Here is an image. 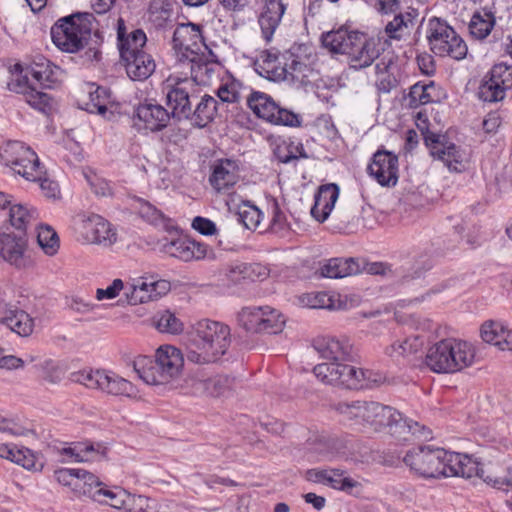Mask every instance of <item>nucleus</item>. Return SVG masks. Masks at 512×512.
<instances>
[{
    "label": "nucleus",
    "instance_id": "obj_1",
    "mask_svg": "<svg viewBox=\"0 0 512 512\" xmlns=\"http://www.w3.org/2000/svg\"><path fill=\"white\" fill-rule=\"evenodd\" d=\"M314 349L329 362L318 364L313 373L321 382L348 389L370 388L382 382V375L363 370L346 362L354 358L353 346L346 337L319 336L313 341Z\"/></svg>",
    "mask_w": 512,
    "mask_h": 512
},
{
    "label": "nucleus",
    "instance_id": "obj_2",
    "mask_svg": "<svg viewBox=\"0 0 512 512\" xmlns=\"http://www.w3.org/2000/svg\"><path fill=\"white\" fill-rule=\"evenodd\" d=\"M335 410L342 420L351 426L381 431L388 428L389 432L399 437L412 434L419 438H428L430 432L418 422L403 417L391 406L370 400H354L339 402Z\"/></svg>",
    "mask_w": 512,
    "mask_h": 512
},
{
    "label": "nucleus",
    "instance_id": "obj_3",
    "mask_svg": "<svg viewBox=\"0 0 512 512\" xmlns=\"http://www.w3.org/2000/svg\"><path fill=\"white\" fill-rule=\"evenodd\" d=\"M93 20L90 13H77L59 19L51 27L53 43L67 53H76L86 48V59L98 60L100 42L96 34L92 37Z\"/></svg>",
    "mask_w": 512,
    "mask_h": 512
},
{
    "label": "nucleus",
    "instance_id": "obj_4",
    "mask_svg": "<svg viewBox=\"0 0 512 512\" xmlns=\"http://www.w3.org/2000/svg\"><path fill=\"white\" fill-rule=\"evenodd\" d=\"M229 327L208 319L195 324L186 345V357L195 364L218 360L230 345Z\"/></svg>",
    "mask_w": 512,
    "mask_h": 512
},
{
    "label": "nucleus",
    "instance_id": "obj_5",
    "mask_svg": "<svg viewBox=\"0 0 512 512\" xmlns=\"http://www.w3.org/2000/svg\"><path fill=\"white\" fill-rule=\"evenodd\" d=\"M259 73L272 81L303 83L310 71L308 65L291 51H263L256 62Z\"/></svg>",
    "mask_w": 512,
    "mask_h": 512
},
{
    "label": "nucleus",
    "instance_id": "obj_6",
    "mask_svg": "<svg viewBox=\"0 0 512 512\" xmlns=\"http://www.w3.org/2000/svg\"><path fill=\"white\" fill-rule=\"evenodd\" d=\"M207 65H198L196 69L191 67V78L178 76L169 77L164 85L166 102L170 107V114L178 119H187L192 114L191 100L198 96V84H205L204 75L208 74Z\"/></svg>",
    "mask_w": 512,
    "mask_h": 512
},
{
    "label": "nucleus",
    "instance_id": "obj_7",
    "mask_svg": "<svg viewBox=\"0 0 512 512\" xmlns=\"http://www.w3.org/2000/svg\"><path fill=\"white\" fill-rule=\"evenodd\" d=\"M441 458L440 477L471 478L478 476L496 489L506 492L512 490V468H508L502 475L486 474L479 463L467 454L445 450V456L442 455Z\"/></svg>",
    "mask_w": 512,
    "mask_h": 512
},
{
    "label": "nucleus",
    "instance_id": "obj_8",
    "mask_svg": "<svg viewBox=\"0 0 512 512\" xmlns=\"http://www.w3.org/2000/svg\"><path fill=\"white\" fill-rule=\"evenodd\" d=\"M441 458L440 477L471 478L478 476L496 489L506 492L512 490V468H508L502 475L486 474L479 463L467 454L445 450V456L442 455Z\"/></svg>",
    "mask_w": 512,
    "mask_h": 512
},
{
    "label": "nucleus",
    "instance_id": "obj_9",
    "mask_svg": "<svg viewBox=\"0 0 512 512\" xmlns=\"http://www.w3.org/2000/svg\"><path fill=\"white\" fill-rule=\"evenodd\" d=\"M184 357L180 349L172 345H162L155 353V360L144 359L135 363L139 377L147 384H166L182 371Z\"/></svg>",
    "mask_w": 512,
    "mask_h": 512
},
{
    "label": "nucleus",
    "instance_id": "obj_10",
    "mask_svg": "<svg viewBox=\"0 0 512 512\" xmlns=\"http://www.w3.org/2000/svg\"><path fill=\"white\" fill-rule=\"evenodd\" d=\"M172 49L177 61L188 62L190 68L194 66L197 69L198 65H204L201 61L208 47L200 26L190 22L179 24L173 33Z\"/></svg>",
    "mask_w": 512,
    "mask_h": 512
},
{
    "label": "nucleus",
    "instance_id": "obj_11",
    "mask_svg": "<svg viewBox=\"0 0 512 512\" xmlns=\"http://www.w3.org/2000/svg\"><path fill=\"white\" fill-rule=\"evenodd\" d=\"M0 165L6 173L27 180L39 175L37 168L41 163L29 146L20 141H8L0 147Z\"/></svg>",
    "mask_w": 512,
    "mask_h": 512
},
{
    "label": "nucleus",
    "instance_id": "obj_12",
    "mask_svg": "<svg viewBox=\"0 0 512 512\" xmlns=\"http://www.w3.org/2000/svg\"><path fill=\"white\" fill-rule=\"evenodd\" d=\"M427 39L432 52L440 57L462 60L467 55V45L446 22L432 19L428 24Z\"/></svg>",
    "mask_w": 512,
    "mask_h": 512
},
{
    "label": "nucleus",
    "instance_id": "obj_13",
    "mask_svg": "<svg viewBox=\"0 0 512 512\" xmlns=\"http://www.w3.org/2000/svg\"><path fill=\"white\" fill-rule=\"evenodd\" d=\"M71 379L87 388L98 389L115 396L133 397L137 392L130 381L108 370L84 369L73 373Z\"/></svg>",
    "mask_w": 512,
    "mask_h": 512
},
{
    "label": "nucleus",
    "instance_id": "obj_14",
    "mask_svg": "<svg viewBox=\"0 0 512 512\" xmlns=\"http://www.w3.org/2000/svg\"><path fill=\"white\" fill-rule=\"evenodd\" d=\"M74 228L85 243L110 247L118 240L116 228L97 214H79L74 220Z\"/></svg>",
    "mask_w": 512,
    "mask_h": 512
},
{
    "label": "nucleus",
    "instance_id": "obj_15",
    "mask_svg": "<svg viewBox=\"0 0 512 512\" xmlns=\"http://www.w3.org/2000/svg\"><path fill=\"white\" fill-rule=\"evenodd\" d=\"M246 101L255 115L272 124L291 127L300 124L297 114L280 107L268 94L262 92L249 93Z\"/></svg>",
    "mask_w": 512,
    "mask_h": 512
},
{
    "label": "nucleus",
    "instance_id": "obj_16",
    "mask_svg": "<svg viewBox=\"0 0 512 512\" xmlns=\"http://www.w3.org/2000/svg\"><path fill=\"white\" fill-rule=\"evenodd\" d=\"M171 289V284L165 279H156L153 276L130 278L126 283L124 296L130 305L144 304L157 301L165 296Z\"/></svg>",
    "mask_w": 512,
    "mask_h": 512
},
{
    "label": "nucleus",
    "instance_id": "obj_17",
    "mask_svg": "<svg viewBox=\"0 0 512 512\" xmlns=\"http://www.w3.org/2000/svg\"><path fill=\"white\" fill-rule=\"evenodd\" d=\"M426 145L431 155L444 163L451 172L466 170L470 154L467 150L448 141L444 135L430 134L425 137Z\"/></svg>",
    "mask_w": 512,
    "mask_h": 512
},
{
    "label": "nucleus",
    "instance_id": "obj_18",
    "mask_svg": "<svg viewBox=\"0 0 512 512\" xmlns=\"http://www.w3.org/2000/svg\"><path fill=\"white\" fill-rule=\"evenodd\" d=\"M445 449L430 445L413 448L404 457L405 464L423 478H440L441 457Z\"/></svg>",
    "mask_w": 512,
    "mask_h": 512
},
{
    "label": "nucleus",
    "instance_id": "obj_19",
    "mask_svg": "<svg viewBox=\"0 0 512 512\" xmlns=\"http://www.w3.org/2000/svg\"><path fill=\"white\" fill-rule=\"evenodd\" d=\"M0 258L18 269L30 266L31 259L28 255V242L26 237L13 232H1Z\"/></svg>",
    "mask_w": 512,
    "mask_h": 512
},
{
    "label": "nucleus",
    "instance_id": "obj_20",
    "mask_svg": "<svg viewBox=\"0 0 512 512\" xmlns=\"http://www.w3.org/2000/svg\"><path fill=\"white\" fill-rule=\"evenodd\" d=\"M171 116L170 112L162 105L144 102L135 109L133 123L139 131L157 132L167 127Z\"/></svg>",
    "mask_w": 512,
    "mask_h": 512
},
{
    "label": "nucleus",
    "instance_id": "obj_21",
    "mask_svg": "<svg viewBox=\"0 0 512 512\" xmlns=\"http://www.w3.org/2000/svg\"><path fill=\"white\" fill-rule=\"evenodd\" d=\"M160 249L163 253L183 261L200 260L206 257L208 246L187 237L164 238Z\"/></svg>",
    "mask_w": 512,
    "mask_h": 512
},
{
    "label": "nucleus",
    "instance_id": "obj_22",
    "mask_svg": "<svg viewBox=\"0 0 512 512\" xmlns=\"http://www.w3.org/2000/svg\"><path fill=\"white\" fill-rule=\"evenodd\" d=\"M368 172L381 186H395L398 182V157L385 150L374 153Z\"/></svg>",
    "mask_w": 512,
    "mask_h": 512
},
{
    "label": "nucleus",
    "instance_id": "obj_23",
    "mask_svg": "<svg viewBox=\"0 0 512 512\" xmlns=\"http://www.w3.org/2000/svg\"><path fill=\"white\" fill-rule=\"evenodd\" d=\"M347 54L349 63L354 69L370 66L380 55V43L374 38H367L357 32Z\"/></svg>",
    "mask_w": 512,
    "mask_h": 512
},
{
    "label": "nucleus",
    "instance_id": "obj_24",
    "mask_svg": "<svg viewBox=\"0 0 512 512\" xmlns=\"http://www.w3.org/2000/svg\"><path fill=\"white\" fill-rule=\"evenodd\" d=\"M211 169L209 183L218 193H228L239 181L240 166L235 159H218Z\"/></svg>",
    "mask_w": 512,
    "mask_h": 512
},
{
    "label": "nucleus",
    "instance_id": "obj_25",
    "mask_svg": "<svg viewBox=\"0 0 512 512\" xmlns=\"http://www.w3.org/2000/svg\"><path fill=\"white\" fill-rule=\"evenodd\" d=\"M107 447L102 443L72 442L58 447L59 454L66 462L99 461L107 456Z\"/></svg>",
    "mask_w": 512,
    "mask_h": 512
},
{
    "label": "nucleus",
    "instance_id": "obj_26",
    "mask_svg": "<svg viewBox=\"0 0 512 512\" xmlns=\"http://www.w3.org/2000/svg\"><path fill=\"white\" fill-rule=\"evenodd\" d=\"M234 385L235 378L227 375H217L207 379L194 377L188 381L191 393L196 396H226L233 390Z\"/></svg>",
    "mask_w": 512,
    "mask_h": 512
},
{
    "label": "nucleus",
    "instance_id": "obj_27",
    "mask_svg": "<svg viewBox=\"0 0 512 512\" xmlns=\"http://www.w3.org/2000/svg\"><path fill=\"white\" fill-rule=\"evenodd\" d=\"M56 481L70 489L75 496L87 495L90 486L96 481V475L79 468H61L54 472Z\"/></svg>",
    "mask_w": 512,
    "mask_h": 512
},
{
    "label": "nucleus",
    "instance_id": "obj_28",
    "mask_svg": "<svg viewBox=\"0 0 512 512\" xmlns=\"http://www.w3.org/2000/svg\"><path fill=\"white\" fill-rule=\"evenodd\" d=\"M302 306L311 309L348 310L353 307V300L339 293L311 292L299 298Z\"/></svg>",
    "mask_w": 512,
    "mask_h": 512
},
{
    "label": "nucleus",
    "instance_id": "obj_29",
    "mask_svg": "<svg viewBox=\"0 0 512 512\" xmlns=\"http://www.w3.org/2000/svg\"><path fill=\"white\" fill-rule=\"evenodd\" d=\"M0 322L20 336H29L34 328V320L27 312L6 303L1 297Z\"/></svg>",
    "mask_w": 512,
    "mask_h": 512
},
{
    "label": "nucleus",
    "instance_id": "obj_30",
    "mask_svg": "<svg viewBox=\"0 0 512 512\" xmlns=\"http://www.w3.org/2000/svg\"><path fill=\"white\" fill-rule=\"evenodd\" d=\"M340 195V188L335 183L321 185L314 195L311 208L312 217L320 223L325 222L334 209Z\"/></svg>",
    "mask_w": 512,
    "mask_h": 512
},
{
    "label": "nucleus",
    "instance_id": "obj_31",
    "mask_svg": "<svg viewBox=\"0 0 512 512\" xmlns=\"http://www.w3.org/2000/svg\"><path fill=\"white\" fill-rule=\"evenodd\" d=\"M84 109L92 114H98L105 119H112L118 104L114 101L110 89L97 86L89 91L88 101L84 103Z\"/></svg>",
    "mask_w": 512,
    "mask_h": 512
},
{
    "label": "nucleus",
    "instance_id": "obj_32",
    "mask_svg": "<svg viewBox=\"0 0 512 512\" xmlns=\"http://www.w3.org/2000/svg\"><path fill=\"white\" fill-rule=\"evenodd\" d=\"M261 2L263 3V9L259 15L258 23L263 38L269 42L281 22L286 7L282 0H261Z\"/></svg>",
    "mask_w": 512,
    "mask_h": 512
},
{
    "label": "nucleus",
    "instance_id": "obj_33",
    "mask_svg": "<svg viewBox=\"0 0 512 512\" xmlns=\"http://www.w3.org/2000/svg\"><path fill=\"white\" fill-rule=\"evenodd\" d=\"M122 60L128 76L133 80H146L155 71L156 64L151 55L145 53L132 54L130 51L123 52Z\"/></svg>",
    "mask_w": 512,
    "mask_h": 512
},
{
    "label": "nucleus",
    "instance_id": "obj_34",
    "mask_svg": "<svg viewBox=\"0 0 512 512\" xmlns=\"http://www.w3.org/2000/svg\"><path fill=\"white\" fill-rule=\"evenodd\" d=\"M451 350L448 349L447 339L441 340L431 346L425 357L426 366L435 373H451L450 365H454L451 356Z\"/></svg>",
    "mask_w": 512,
    "mask_h": 512
},
{
    "label": "nucleus",
    "instance_id": "obj_35",
    "mask_svg": "<svg viewBox=\"0 0 512 512\" xmlns=\"http://www.w3.org/2000/svg\"><path fill=\"white\" fill-rule=\"evenodd\" d=\"M482 339L500 350H512V330H509L502 322L489 321L482 325Z\"/></svg>",
    "mask_w": 512,
    "mask_h": 512
},
{
    "label": "nucleus",
    "instance_id": "obj_36",
    "mask_svg": "<svg viewBox=\"0 0 512 512\" xmlns=\"http://www.w3.org/2000/svg\"><path fill=\"white\" fill-rule=\"evenodd\" d=\"M11 226L20 231L36 226L39 220L38 210L26 203L17 202L8 213Z\"/></svg>",
    "mask_w": 512,
    "mask_h": 512
},
{
    "label": "nucleus",
    "instance_id": "obj_37",
    "mask_svg": "<svg viewBox=\"0 0 512 512\" xmlns=\"http://www.w3.org/2000/svg\"><path fill=\"white\" fill-rule=\"evenodd\" d=\"M448 349L451 350V356L454 365H450L451 373L458 372L471 366L475 359V349L471 343L455 339H447Z\"/></svg>",
    "mask_w": 512,
    "mask_h": 512
},
{
    "label": "nucleus",
    "instance_id": "obj_38",
    "mask_svg": "<svg viewBox=\"0 0 512 512\" xmlns=\"http://www.w3.org/2000/svg\"><path fill=\"white\" fill-rule=\"evenodd\" d=\"M321 275L327 278H344L360 272V266L353 258H332L320 268Z\"/></svg>",
    "mask_w": 512,
    "mask_h": 512
},
{
    "label": "nucleus",
    "instance_id": "obj_39",
    "mask_svg": "<svg viewBox=\"0 0 512 512\" xmlns=\"http://www.w3.org/2000/svg\"><path fill=\"white\" fill-rule=\"evenodd\" d=\"M32 78L43 87H51L57 82L59 68L48 59L36 57L29 67Z\"/></svg>",
    "mask_w": 512,
    "mask_h": 512
},
{
    "label": "nucleus",
    "instance_id": "obj_40",
    "mask_svg": "<svg viewBox=\"0 0 512 512\" xmlns=\"http://www.w3.org/2000/svg\"><path fill=\"white\" fill-rule=\"evenodd\" d=\"M10 87L11 90L16 91L17 93H21L25 102L32 108L43 113H46L47 110L50 109L51 98L47 93L36 90L35 88L27 85L25 81L15 82Z\"/></svg>",
    "mask_w": 512,
    "mask_h": 512
},
{
    "label": "nucleus",
    "instance_id": "obj_41",
    "mask_svg": "<svg viewBox=\"0 0 512 512\" xmlns=\"http://www.w3.org/2000/svg\"><path fill=\"white\" fill-rule=\"evenodd\" d=\"M376 69V87L380 93H389L398 85V79L395 76L396 66L391 57H383L375 66Z\"/></svg>",
    "mask_w": 512,
    "mask_h": 512
},
{
    "label": "nucleus",
    "instance_id": "obj_42",
    "mask_svg": "<svg viewBox=\"0 0 512 512\" xmlns=\"http://www.w3.org/2000/svg\"><path fill=\"white\" fill-rule=\"evenodd\" d=\"M356 31H348L347 29H338L336 31L327 32L322 36L323 46L332 53L347 55L353 42Z\"/></svg>",
    "mask_w": 512,
    "mask_h": 512
},
{
    "label": "nucleus",
    "instance_id": "obj_43",
    "mask_svg": "<svg viewBox=\"0 0 512 512\" xmlns=\"http://www.w3.org/2000/svg\"><path fill=\"white\" fill-rule=\"evenodd\" d=\"M408 97L413 107L436 102L439 100L438 88L433 81L417 82L411 86Z\"/></svg>",
    "mask_w": 512,
    "mask_h": 512
},
{
    "label": "nucleus",
    "instance_id": "obj_44",
    "mask_svg": "<svg viewBox=\"0 0 512 512\" xmlns=\"http://www.w3.org/2000/svg\"><path fill=\"white\" fill-rule=\"evenodd\" d=\"M225 275L230 282L236 284L245 279L254 281L256 277L265 276L266 270L258 264L237 263L228 266Z\"/></svg>",
    "mask_w": 512,
    "mask_h": 512
},
{
    "label": "nucleus",
    "instance_id": "obj_45",
    "mask_svg": "<svg viewBox=\"0 0 512 512\" xmlns=\"http://www.w3.org/2000/svg\"><path fill=\"white\" fill-rule=\"evenodd\" d=\"M248 89L234 79L228 78L217 89V96L223 103H239L243 98L247 99Z\"/></svg>",
    "mask_w": 512,
    "mask_h": 512
},
{
    "label": "nucleus",
    "instance_id": "obj_46",
    "mask_svg": "<svg viewBox=\"0 0 512 512\" xmlns=\"http://www.w3.org/2000/svg\"><path fill=\"white\" fill-rule=\"evenodd\" d=\"M274 154L282 163H289L292 160L307 157L303 145L292 139H280L276 143Z\"/></svg>",
    "mask_w": 512,
    "mask_h": 512
},
{
    "label": "nucleus",
    "instance_id": "obj_47",
    "mask_svg": "<svg viewBox=\"0 0 512 512\" xmlns=\"http://www.w3.org/2000/svg\"><path fill=\"white\" fill-rule=\"evenodd\" d=\"M495 25V17L492 12L483 10L475 13L470 21V34L476 39L486 38Z\"/></svg>",
    "mask_w": 512,
    "mask_h": 512
},
{
    "label": "nucleus",
    "instance_id": "obj_48",
    "mask_svg": "<svg viewBox=\"0 0 512 512\" xmlns=\"http://www.w3.org/2000/svg\"><path fill=\"white\" fill-rule=\"evenodd\" d=\"M264 316V306L244 307L238 313V322L246 331L261 332Z\"/></svg>",
    "mask_w": 512,
    "mask_h": 512
},
{
    "label": "nucleus",
    "instance_id": "obj_49",
    "mask_svg": "<svg viewBox=\"0 0 512 512\" xmlns=\"http://www.w3.org/2000/svg\"><path fill=\"white\" fill-rule=\"evenodd\" d=\"M153 325L161 333L175 335L183 330V323L170 310L157 312L153 317Z\"/></svg>",
    "mask_w": 512,
    "mask_h": 512
},
{
    "label": "nucleus",
    "instance_id": "obj_50",
    "mask_svg": "<svg viewBox=\"0 0 512 512\" xmlns=\"http://www.w3.org/2000/svg\"><path fill=\"white\" fill-rule=\"evenodd\" d=\"M217 112V101L214 97L204 95L201 101L197 104L194 111H192L195 124L199 127H205L210 123Z\"/></svg>",
    "mask_w": 512,
    "mask_h": 512
},
{
    "label": "nucleus",
    "instance_id": "obj_51",
    "mask_svg": "<svg viewBox=\"0 0 512 512\" xmlns=\"http://www.w3.org/2000/svg\"><path fill=\"white\" fill-rule=\"evenodd\" d=\"M37 226V242L46 255L52 256L59 249V238L54 229L48 225Z\"/></svg>",
    "mask_w": 512,
    "mask_h": 512
},
{
    "label": "nucleus",
    "instance_id": "obj_52",
    "mask_svg": "<svg viewBox=\"0 0 512 512\" xmlns=\"http://www.w3.org/2000/svg\"><path fill=\"white\" fill-rule=\"evenodd\" d=\"M506 91L490 75L479 86L478 96L484 102H498L505 98Z\"/></svg>",
    "mask_w": 512,
    "mask_h": 512
},
{
    "label": "nucleus",
    "instance_id": "obj_53",
    "mask_svg": "<svg viewBox=\"0 0 512 512\" xmlns=\"http://www.w3.org/2000/svg\"><path fill=\"white\" fill-rule=\"evenodd\" d=\"M265 316L263 317V324L261 332L269 334L280 333L286 323L285 316L277 309L264 306Z\"/></svg>",
    "mask_w": 512,
    "mask_h": 512
},
{
    "label": "nucleus",
    "instance_id": "obj_54",
    "mask_svg": "<svg viewBox=\"0 0 512 512\" xmlns=\"http://www.w3.org/2000/svg\"><path fill=\"white\" fill-rule=\"evenodd\" d=\"M238 221L249 230H255L261 222L262 212L249 202H243L238 207Z\"/></svg>",
    "mask_w": 512,
    "mask_h": 512
},
{
    "label": "nucleus",
    "instance_id": "obj_55",
    "mask_svg": "<svg viewBox=\"0 0 512 512\" xmlns=\"http://www.w3.org/2000/svg\"><path fill=\"white\" fill-rule=\"evenodd\" d=\"M119 40L121 58H123V52L125 51H130L132 54L145 53L142 48L146 44L147 37L142 30L138 29L133 31L126 39H122L121 34L119 33Z\"/></svg>",
    "mask_w": 512,
    "mask_h": 512
},
{
    "label": "nucleus",
    "instance_id": "obj_56",
    "mask_svg": "<svg viewBox=\"0 0 512 512\" xmlns=\"http://www.w3.org/2000/svg\"><path fill=\"white\" fill-rule=\"evenodd\" d=\"M39 175L37 177L28 178V181L38 182L43 195L49 199H57L60 196V188L57 182L50 179L46 170L42 165L37 168Z\"/></svg>",
    "mask_w": 512,
    "mask_h": 512
},
{
    "label": "nucleus",
    "instance_id": "obj_57",
    "mask_svg": "<svg viewBox=\"0 0 512 512\" xmlns=\"http://www.w3.org/2000/svg\"><path fill=\"white\" fill-rule=\"evenodd\" d=\"M423 342L419 337L407 338L402 342H395L386 349V354L392 358H398L411 353H415L422 346Z\"/></svg>",
    "mask_w": 512,
    "mask_h": 512
},
{
    "label": "nucleus",
    "instance_id": "obj_58",
    "mask_svg": "<svg viewBox=\"0 0 512 512\" xmlns=\"http://www.w3.org/2000/svg\"><path fill=\"white\" fill-rule=\"evenodd\" d=\"M14 463L30 471H41L43 468V462L39 457L26 447H19Z\"/></svg>",
    "mask_w": 512,
    "mask_h": 512
},
{
    "label": "nucleus",
    "instance_id": "obj_59",
    "mask_svg": "<svg viewBox=\"0 0 512 512\" xmlns=\"http://www.w3.org/2000/svg\"><path fill=\"white\" fill-rule=\"evenodd\" d=\"M116 488H108L96 476V481L90 486L86 496L99 503L109 505L114 495H116Z\"/></svg>",
    "mask_w": 512,
    "mask_h": 512
},
{
    "label": "nucleus",
    "instance_id": "obj_60",
    "mask_svg": "<svg viewBox=\"0 0 512 512\" xmlns=\"http://www.w3.org/2000/svg\"><path fill=\"white\" fill-rule=\"evenodd\" d=\"M308 476H309V479H311V480L329 484L333 488H336V489H339V487L341 486L342 479H343V474L341 472H339V470H335V469L309 470Z\"/></svg>",
    "mask_w": 512,
    "mask_h": 512
},
{
    "label": "nucleus",
    "instance_id": "obj_61",
    "mask_svg": "<svg viewBox=\"0 0 512 512\" xmlns=\"http://www.w3.org/2000/svg\"><path fill=\"white\" fill-rule=\"evenodd\" d=\"M137 210L140 217L147 222L153 225H164V214L149 202L145 200H139Z\"/></svg>",
    "mask_w": 512,
    "mask_h": 512
},
{
    "label": "nucleus",
    "instance_id": "obj_62",
    "mask_svg": "<svg viewBox=\"0 0 512 512\" xmlns=\"http://www.w3.org/2000/svg\"><path fill=\"white\" fill-rule=\"evenodd\" d=\"M489 75L499 82L501 88H504L505 91L512 88V65L503 62L495 64L491 68Z\"/></svg>",
    "mask_w": 512,
    "mask_h": 512
},
{
    "label": "nucleus",
    "instance_id": "obj_63",
    "mask_svg": "<svg viewBox=\"0 0 512 512\" xmlns=\"http://www.w3.org/2000/svg\"><path fill=\"white\" fill-rule=\"evenodd\" d=\"M126 284L120 278L114 279L106 288H97L95 298L98 301L113 300L117 298L122 291L125 292Z\"/></svg>",
    "mask_w": 512,
    "mask_h": 512
},
{
    "label": "nucleus",
    "instance_id": "obj_64",
    "mask_svg": "<svg viewBox=\"0 0 512 512\" xmlns=\"http://www.w3.org/2000/svg\"><path fill=\"white\" fill-rule=\"evenodd\" d=\"M127 512H155L154 502L142 495L129 494L126 501Z\"/></svg>",
    "mask_w": 512,
    "mask_h": 512
}]
</instances>
